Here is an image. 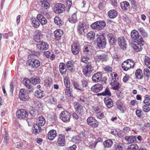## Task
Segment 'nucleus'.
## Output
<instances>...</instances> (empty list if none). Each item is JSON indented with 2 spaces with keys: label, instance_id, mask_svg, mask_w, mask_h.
Here are the masks:
<instances>
[{
  "label": "nucleus",
  "instance_id": "nucleus-1",
  "mask_svg": "<svg viewBox=\"0 0 150 150\" xmlns=\"http://www.w3.org/2000/svg\"><path fill=\"white\" fill-rule=\"evenodd\" d=\"M111 82L110 85L112 86V88L113 90H118L121 87V84L118 81L117 74L114 72L111 73Z\"/></svg>",
  "mask_w": 150,
  "mask_h": 150
},
{
  "label": "nucleus",
  "instance_id": "nucleus-2",
  "mask_svg": "<svg viewBox=\"0 0 150 150\" xmlns=\"http://www.w3.org/2000/svg\"><path fill=\"white\" fill-rule=\"evenodd\" d=\"M45 123V121L44 117H39L37 123L34 125L33 132L35 134H36L40 132L41 129L40 127L44 125Z\"/></svg>",
  "mask_w": 150,
  "mask_h": 150
},
{
  "label": "nucleus",
  "instance_id": "nucleus-3",
  "mask_svg": "<svg viewBox=\"0 0 150 150\" xmlns=\"http://www.w3.org/2000/svg\"><path fill=\"white\" fill-rule=\"evenodd\" d=\"M106 23L104 21H99L92 23L91 27L94 30H100L105 27Z\"/></svg>",
  "mask_w": 150,
  "mask_h": 150
},
{
  "label": "nucleus",
  "instance_id": "nucleus-4",
  "mask_svg": "<svg viewBox=\"0 0 150 150\" xmlns=\"http://www.w3.org/2000/svg\"><path fill=\"white\" fill-rule=\"evenodd\" d=\"M134 63L132 59H128L124 62L122 64V67L125 71H127L134 67Z\"/></svg>",
  "mask_w": 150,
  "mask_h": 150
},
{
  "label": "nucleus",
  "instance_id": "nucleus-5",
  "mask_svg": "<svg viewBox=\"0 0 150 150\" xmlns=\"http://www.w3.org/2000/svg\"><path fill=\"white\" fill-rule=\"evenodd\" d=\"M82 68V72L85 76L89 75L93 71L91 62H88L87 64H85Z\"/></svg>",
  "mask_w": 150,
  "mask_h": 150
},
{
  "label": "nucleus",
  "instance_id": "nucleus-6",
  "mask_svg": "<svg viewBox=\"0 0 150 150\" xmlns=\"http://www.w3.org/2000/svg\"><path fill=\"white\" fill-rule=\"evenodd\" d=\"M132 38L134 40H137V42L143 45L144 42L141 36L140 35L137 31L135 30H132L131 33Z\"/></svg>",
  "mask_w": 150,
  "mask_h": 150
},
{
  "label": "nucleus",
  "instance_id": "nucleus-7",
  "mask_svg": "<svg viewBox=\"0 0 150 150\" xmlns=\"http://www.w3.org/2000/svg\"><path fill=\"white\" fill-rule=\"evenodd\" d=\"M18 96L20 99L23 101H27L29 99L28 92L24 89L20 90Z\"/></svg>",
  "mask_w": 150,
  "mask_h": 150
},
{
  "label": "nucleus",
  "instance_id": "nucleus-8",
  "mask_svg": "<svg viewBox=\"0 0 150 150\" xmlns=\"http://www.w3.org/2000/svg\"><path fill=\"white\" fill-rule=\"evenodd\" d=\"M71 115L67 111H62L60 114V118L64 122H67L70 120Z\"/></svg>",
  "mask_w": 150,
  "mask_h": 150
},
{
  "label": "nucleus",
  "instance_id": "nucleus-9",
  "mask_svg": "<svg viewBox=\"0 0 150 150\" xmlns=\"http://www.w3.org/2000/svg\"><path fill=\"white\" fill-rule=\"evenodd\" d=\"M97 45L99 48L103 49L106 44V38L103 35L99 36L97 39Z\"/></svg>",
  "mask_w": 150,
  "mask_h": 150
},
{
  "label": "nucleus",
  "instance_id": "nucleus-10",
  "mask_svg": "<svg viewBox=\"0 0 150 150\" xmlns=\"http://www.w3.org/2000/svg\"><path fill=\"white\" fill-rule=\"evenodd\" d=\"M80 45L77 41L74 42L71 46V51L72 53L74 55H76L80 51Z\"/></svg>",
  "mask_w": 150,
  "mask_h": 150
},
{
  "label": "nucleus",
  "instance_id": "nucleus-11",
  "mask_svg": "<svg viewBox=\"0 0 150 150\" xmlns=\"http://www.w3.org/2000/svg\"><path fill=\"white\" fill-rule=\"evenodd\" d=\"M28 65L32 68H35L38 67L40 65V61L36 59H29L28 62Z\"/></svg>",
  "mask_w": 150,
  "mask_h": 150
},
{
  "label": "nucleus",
  "instance_id": "nucleus-12",
  "mask_svg": "<svg viewBox=\"0 0 150 150\" xmlns=\"http://www.w3.org/2000/svg\"><path fill=\"white\" fill-rule=\"evenodd\" d=\"M87 122L88 125L92 127H96L98 126V121L93 117H88L87 119Z\"/></svg>",
  "mask_w": 150,
  "mask_h": 150
},
{
  "label": "nucleus",
  "instance_id": "nucleus-13",
  "mask_svg": "<svg viewBox=\"0 0 150 150\" xmlns=\"http://www.w3.org/2000/svg\"><path fill=\"white\" fill-rule=\"evenodd\" d=\"M64 5L62 4L58 3L56 4L54 8V11L55 13H61L64 11Z\"/></svg>",
  "mask_w": 150,
  "mask_h": 150
},
{
  "label": "nucleus",
  "instance_id": "nucleus-14",
  "mask_svg": "<svg viewBox=\"0 0 150 150\" xmlns=\"http://www.w3.org/2000/svg\"><path fill=\"white\" fill-rule=\"evenodd\" d=\"M27 111L24 109L19 110L16 112V116L17 118L23 119L26 117L28 115Z\"/></svg>",
  "mask_w": 150,
  "mask_h": 150
},
{
  "label": "nucleus",
  "instance_id": "nucleus-15",
  "mask_svg": "<svg viewBox=\"0 0 150 150\" xmlns=\"http://www.w3.org/2000/svg\"><path fill=\"white\" fill-rule=\"evenodd\" d=\"M36 47L38 50L41 51L45 50L48 49L49 45L45 42L39 41L36 45Z\"/></svg>",
  "mask_w": 150,
  "mask_h": 150
},
{
  "label": "nucleus",
  "instance_id": "nucleus-16",
  "mask_svg": "<svg viewBox=\"0 0 150 150\" xmlns=\"http://www.w3.org/2000/svg\"><path fill=\"white\" fill-rule=\"evenodd\" d=\"M66 65L69 71L71 72H74L76 66V63L71 61H69L66 62Z\"/></svg>",
  "mask_w": 150,
  "mask_h": 150
},
{
  "label": "nucleus",
  "instance_id": "nucleus-17",
  "mask_svg": "<svg viewBox=\"0 0 150 150\" xmlns=\"http://www.w3.org/2000/svg\"><path fill=\"white\" fill-rule=\"evenodd\" d=\"M118 44L121 49L124 50L126 48L127 44L124 37H119L118 39Z\"/></svg>",
  "mask_w": 150,
  "mask_h": 150
},
{
  "label": "nucleus",
  "instance_id": "nucleus-18",
  "mask_svg": "<svg viewBox=\"0 0 150 150\" xmlns=\"http://www.w3.org/2000/svg\"><path fill=\"white\" fill-rule=\"evenodd\" d=\"M83 50L85 54L88 55H91L93 51L92 47L89 45H84L83 48Z\"/></svg>",
  "mask_w": 150,
  "mask_h": 150
},
{
  "label": "nucleus",
  "instance_id": "nucleus-19",
  "mask_svg": "<svg viewBox=\"0 0 150 150\" xmlns=\"http://www.w3.org/2000/svg\"><path fill=\"white\" fill-rule=\"evenodd\" d=\"M103 74L101 72H98L94 74L92 76L93 81L94 82H99L101 79Z\"/></svg>",
  "mask_w": 150,
  "mask_h": 150
},
{
  "label": "nucleus",
  "instance_id": "nucleus-20",
  "mask_svg": "<svg viewBox=\"0 0 150 150\" xmlns=\"http://www.w3.org/2000/svg\"><path fill=\"white\" fill-rule=\"evenodd\" d=\"M74 107L75 111L79 114L82 113L83 111L82 106L78 102H75L74 103Z\"/></svg>",
  "mask_w": 150,
  "mask_h": 150
},
{
  "label": "nucleus",
  "instance_id": "nucleus-21",
  "mask_svg": "<svg viewBox=\"0 0 150 150\" xmlns=\"http://www.w3.org/2000/svg\"><path fill=\"white\" fill-rule=\"evenodd\" d=\"M103 85L101 84H96L92 86L91 88V91L94 92H98L101 91L103 89Z\"/></svg>",
  "mask_w": 150,
  "mask_h": 150
},
{
  "label": "nucleus",
  "instance_id": "nucleus-22",
  "mask_svg": "<svg viewBox=\"0 0 150 150\" xmlns=\"http://www.w3.org/2000/svg\"><path fill=\"white\" fill-rule=\"evenodd\" d=\"M58 145L60 146H64L65 144V137L64 135L59 134L57 141Z\"/></svg>",
  "mask_w": 150,
  "mask_h": 150
},
{
  "label": "nucleus",
  "instance_id": "nucleus-23",
  "mask_svg": "<svg viewBox=\"0 0 150 150\" xmlns=\"http://www.w3.org/2000/svg\"><path fill=\"white\" fill-rule=\"evenodd\" d=\"M42 38V32L37 30L35 32V35L34 36L33 38L35 42L38 43Z\"/></svg>",
  "mask_w": 150,
  "mask_h": 150
},
{
  "label": "nucleus",
  "instance_id": "nucleus-24",
  "mask_svg": "<svg viewBox=\"0 0 150 150\" xmlns=\"http://www.w3.org/2000/svg\"><path fill=\"white\" fill-rule=\"evenodd\" d=\"M37 18L39 22L42 25H45L47 23V21L46 19L41 14H38Z\"/></svg>",
  "mask_w": 150,
  "mask_h": 150
},
{
  "label": "nucleus",
  "instance_id": "nucleus-25",
  "mask_svg": "<svg viewBox=\"0 0 150 150\" xmlns=\"http://www.w3.org/2000/svg\"><path fill=\"white\" fill-rule=\"evenodd\" d=\"M56 131L54 129L50 130L47 134L48 138L49 140H53L56 137Z\"/></svg>",
  "mask_w": 150,
  "mask_h": 150
},
{
  "label": "nucleus",
  "instance_id": "nucleus-26",
  "mask_svg": "<svg viewBox=\"0 0 150 150\" xmlns=\"http://www.w3.org/2000/svg\"><path fill=\"white\" fill-rule=\"evenodd\" d=\"M54 33L55 39L57 40H59L60 39L61 37L63 35V32L61 30L57 29L54 31Z\"/></svg>",
  "mask_w": 150,
  "mask_h": 150
},
{
  "label": "nucleus",
  "instance_id": "nucleus-27",
  "mask_svg": "<svg viewBox=\"0 0 150 150\" xmlns=\"http://www.w3.org/2000/svg\"><path fill=\"white\" fill-rule=\"evenodd\" d=\"M107 38L110 45H113L115 44L116 40L114 35L112 33L108 34L107 35Z\"/></svg>",
  "mask_w": 150,
  "mask_h": 150
},
{
  "label": "nucleus",
  "instance_id": "nucleus-28",
  "mask_svg": "<svg viewBox=\"0 0 150 150\" xmlns=\"http://www.w3.org/2000/svg\"><path fill=\"white\" fill-rule=\"evenodd\" d=\"M107 58V56L105 54L97 55H96L95 57V60L98 62L106 61Z\"/></svg>",
  "mask_w": 150,
  "mask_h": 150
},
{
  "label": "nucleus",
  "instance_id": "nucleus-29",
  "mask_svg": "<svg viewBox=\"0 0 150 150\" xmlns=\"http://www.w3.org/2000/svg\"><path fill=\"white\" fill-rule=\"evenodd\" d=\"M35 95L37 98H42L45 96V94L44 91L39 89L36 91L35 92Z\"/></svg>",
  "mask_w": 150,
  "mask_h": 150
},
{
  "label": "nucleus",
  "instance_id": "nucleus-30",
  "mask_svg": "<svg viewBox=\"0 0 150 150\" xmlns=\"http://www.w3.org/2000/svg\"><path fill=\"white\" fill-rule=\"evenodd\" d=\"M125 140L127 143L131 144L136 140V137L133 136H126L125 138Z\"/></svg>",
  "mask_w": 150,
  "mask_h": 150
},
{
  "label": "nucleus",
  "instance_id": "nucleus-31",
  "mask_svg": "<svg viewBox=\"0 0 150 150\" xmlns=\"http://www.w3.org/2000/svg\"><path fill=\"white\" fill-rule=\"evenodd\" d=\"M84 29V23H80L78 25L77 30L79 34L82 35H84L85 34Z\"/></svg>",
  "mask_w": 150,
  "mask_h": 150
},
{
  "label": "nucleus",
  "instance_id": "nucleus-32",
  "mask_svg": "<svg viewBox=\"0 0 150 150\" xmlns=\"http://www.w3.org/2000/svg\"><path fill=\"white\" fill-rule=\"evenodd\" d=\"M141 45H142V44L138 42L137 44L133 43L132 45V47L137 52L140 51L142 50V47Z\"/></svg>",
  "mask_w": 150,
  "mask_h": 150
},
{
  "label": "nucleus",
  "instance_id": "nucleus-33",
  "mask_svg": "<svg viewBox=\"0 0 150 150\" xmlns=\"http://www.w3.org/2000/svg\"><path fill=\"white\" fill-rule=\"evenodd\" d=\"M116 105L119 109L123 112L125 108V106L123 105L121 101L120 100H118L116 102Z\"/></svg>",
  "mask_w": 150,
  "mask_h": 150
},
{
  "label": "nucleus",
  "instance_id": "nucleus-34",
  "mask_svg": "<svg viewBox=\"0 0 150 150\" xmlns=\"http://www.w3.org/2000/svg\"><path fill=\"white\" fill-rule=\"evenodd\" d=\"M124 145L121 143H117L114 144V149L115 150H123Z\"/></svg>",
  "mask_w": 150,
  "mask_h": 150
},
{
  "label": "nucleus",
  "instance_id": "nucleus-35",
  "mask_svg": "<svg viewBox=\"0 0 150 150\" xmlns=\"http://www.w3.org/2000/svg\"><path fill=\"white\" fill-rule=\"evenodd\" d=\"M23 82L24 84L28 88L31 89L32 88V86L30 83V81L29 79L25 78L23 79Z\"/></svg>",
  "mask_w": 150,
  "mask_h": 150
},
{
  "label": "nucleus",
  "instance_id": "nucleus-36",
  "mask_svg": "<svg viewBox=\"0 0 150 150\" xmlns=\"http://www.w3.org/2000/svg\"><path fill=\"white\" fill-rule=\"evenodd\" d=\"M108 15L110 18H114L117 16V14L115 10H112L108 11Z\"/></svg>",
  "mask_w": 150,
  "mask_h": 150
},
{
  "label": "nucleus",
  "instance_id": "nucleus-37",
  "mask_svg": "<svg viewBox=\"0 0 150 150\" xmlns=\"http://www.w3.org/2000/svg\"><path fill=\"white\" fill-rule=\"evenodd\" d=\"M104 100L105 103L108 108H110L113 106V103L111 99L105 98Z\"/></svg>",
  "mask_w": 150,
  "mask_h": 150
},
{
  "label": "nucleus",
  "instance_id": "nucleus-38",
  "mask_svg": "<svg viewBox=\"0 0 150 150\" xmlns=\"http://www.w3.org/2000/svg\"><path fill=\"white\" fill-rule=\"evenodd\" d=\"M120 6L122 8L125 10H126L129 8V4L127 1H124L121 3Z\"/></svg>",
  "mask_w": 150,
  "mask_h": 150
},
{
  "label": "nucleus",
  "instance_id": "nucleus-39",
  "mask_svg": "<svg viewBox=\"0 0 150 150\" xmlns=\"http://www.w3.org/2000/svg\"><path fill=\"white\" fill-rule=\"evenodd\" d=\"M113 143L112 141L110 139L105 141L103 144L105 148H109L112 146Z\"/></svg>",
  "mask_w": 150,
  "mask_h": 150
},
{
  "label": "nucleus",
  "instance_id": "nucleus-40",
  "mask_svg": "<svg viewBox=\"0 0 150 150\" xmlns=\"http://www.w3.org/2000/svg\"><path fill=\"white\" fill-rule=\"evenodd\" d=\"M69 21L71 23H75L77 21L76 13H73L71 17L69 18Z\"/></svg>",
  "mask_w": 150,
  "mask_h": 150
},
{
  "label": "nucleus",
  "instance_id": "nucleus-41",
  "mask_svg": "<svg viewBox=\"0 0 150 150\" xmlns=\"http://www.w3.org/2000/svg\"><path fill=\"white\" fill-rule=\"evenodd\" d=\"M66 67V65L64 63H61L60 64L59 66V71L62 74H65L66 70L65 69Z\"/></svg>",
  "mask_w": 150,
  "mask_h": 150
},
{
  "label": "nucleus",
  "instance_id": "nucleus-42",
  "mask_svg": "<svg viewBox=\"0 0 150 150\" xmlns=\"http://www.w3.org/2000/svg\"><path fill=\"white\" fill-rule=\"evenodd\" d=\"M73 85L76 89L82 92H84L85 90L83 88H82L77 82L75 81L73 83Z\"/></svg>",
  "mask_w": 150,
  "mask_h": 150
},
{
  "label": "nucleus",
  "instance_id": "nucleus-43",
  "mask_svg": "<svg viewBox=\"0 0 150 150\" xmlns=\"http://www.w3.org/2000/svg\"><path fill=\"white\" fill-rule=\"evenodd\" d=\"M95 35V33L93 31H91L87 34V36L88 40L92 41L94 39Z\"/></svg>",
  "mask_w": 150,
  "mask_h": 150
},
{
  "label": "nucleus",
  "instance_id": "nucleus-44",
  "mask_svg": "<svg viewBox=\"0 0 150 150\" xmlns=\"http://www.w3.org/2000/svg\"><path fill=\"white\" fill-rule=\"evenodd\" d=\"M33 26L35 28H38L40 26L39 23L35 18H32L31 20Z\"/></svg>",
  "mask_w": 150,
  "mask_h": 150
},
{
  "label": "nucleus",
  "instance_id": "nucleus-45",
  "mask_svg": "<svg viewBox=\"0 0 150 150\" xmlns=\"http://www.w3.org/2000/svg\"><path fill=\"white\" fill-rule=\"evenodd\" d=\"M98 94L103 96H111V94L110 92V89L108 88H106L104 92L100 94Z\"/></svg>",
  "mask_w": 150,
  "mask_h": 150
},
{
  "label": "nucleus",
  "instance_id": "nucleus-46",
  "mask_svg": "<svg viewBox=\"0 0 150 150\" xmlns=\"http://www.w3.org/2000/svg\"><path fill=\"white\" fill-rule=\"evenodd\" d=\"M40 2L42 7L46 9L50 7V4L46 0H42Z\"/></svg>",
  "mask_w": 150,
  "mask_h": 150
},
{
  "label": "nucleus",
  "instance_id": "nucleus-47",
  "mask_svg": "<svg viewBox=\"0 0 150 150\" xmlns=\"http://www.w3.org/2000/svg\"><path fill=\"white\" fill-rule=\"evenodd\" d=\"M40 78L37 76H34L32 78V83L34 84H36L40 83Z\"/></svg>",
  "mask_w": 150,
  "mask_h": 150
},
{
  "label": "nucleus",
  "instance_id": "nucleus-48",
  "mask_svg": "<svg viewBox=\"0 0 150 150\" xmlns=\"http://www.w3.org/2000/svg\"><path fill=\"white\" fill-rule=\"evenodd\" d=\"M45 100L48 103L52 104H54V98L51 96H47L45 98Z\"/></svg>",
  "mask_w": 150,
  "mask_h": 150
},
{
  "label": "nucleus",
  "instance_id": "nucleus-49",
  "mask_svg": "<svg viewBox=\"0 0 150 150\" xmlns=\"http://www.w3.org/2000/svg\"><path fill=\"white\" fill-rule=\"evenodd\" d=\"M54 22L57 25L59 26L62 25V21L61 18L58 16H56L54 18Z\"/></svg>",
  "mask_w": 150,
  "mask_h": 150
},
{
  "label": "nucleus",
  "instance_id": "nucleus-50",
  "mask_svg": "<svg viewBox=\"0 0 150 150\" xmlns=\"http://www.w3.org/2000/svg\"><path fill=\"white\" fill-rule=\"evenodd\" d=\"M89 58L86 56H82L81 59V62H83L85 64H87L88 62H90L89 61Z\"/></svg>",
  "mask_w": 150,
  "mask_h": 150
},
{
  "label": "nucleus",
  "instance_id": "nucleus-51",
  "mask_svg": "<svg viewBox=\"0 0 150 150\" xmlns=\"http://www.w3.org/2000/svg\"><path fill=\"white\" fill-rule=\"evenodd\" d=\"M139 147L136 144H132L129 146L127 150H138Z\"/></svg>",
  "mask_w": 150,
  "mask_h": 150
},
{
  "label": "nucleus",
  "instance_id": "nucleus-52",
  "mask_svg": "<svg viewBox=\"0 0 150 150\" xmlns=\"http://www.w3.org/2000/svg\"><path fill=\"white\" fill-rule=\"evenodd\" d=\"M144 62L145 64L148 68L150 69V58L148 57L145 56Z\"/></svg>",
  "mask_w": 150,
  "mask_h": 150
},
{
  "label": "nucleus",
  "instance_id": "nucleus-53",
  "mask_svg": "<svg viewBox=\"0 0 150 150\" xmlns=\"http://www.w3.org/2000/svg\"><path fill=\"white\" fill-rule=\"evenodd\" d=\"M144 102L147 105H150V96L149 95H145Z\"/></svg>",
  "mask_w": 150,
  "mask_h": 150
},
{
  "label": "nucleus",
  "instance_id": "nucleus-54",
  "mask_svg": "<svg viewBox=\"0 0 150 150\" xmlns=\"http://www.w3.org/2000/svg\"><path fill=\"white\" fill-rule=\"evenodd\" d=\"M143 72L144 76L145 77L147 78L148 79L150 77V71L147 68H145Z\"/></svg>",
  "mask_w": 150,
  "mask_h": 150
},
{
  "label": "nucleus",
  "instance_id": "nucleus-55",
  "mask_svg": "<svg viewBox=\"0 0 150 150\" xmlns=\"http://www.w3.org/2000/svg\"><path fill=\"white\" fill-rule=\"evenodd\" d=\"M70 87H66L65 89V94L69 97H73V95L70 91Z\"/></svg>",
  "mask_w": 150,
  "mask_h": 150
},
{
  "label": "nucleus",
  "instance_id": "nucleus-56",
  "mask_svg": "<svg viewBox=\"0 0 150 150\" xmlns=\"http://www.w3.org/2000/svg\"><path fill=\"white\" fill-rule=\"evenodd\" d=\"M138 30L142 35L145 37H147L148 35L145 30L143 28H138Z\"/></svg>",
  "mask_w": 150,
  "mask_h": 150
},
{
  "label": "nucleus",
  "instance_id": "nucleus-57",
  "mask_svg": "<svg viewBox=\"0 0 150 150\" xmlns=\"http://www.w3.org/2000/svg\"><path fill=\"white\" fill-rule=\"evenodd\" d=\"M28 52L30 55H34L37 57L39 56L40 55V53L38 51L28 50Z\"/></svg>",
  "mask_w": 150,
  "mask_h": 150
},
{
  "label": "nucleus",
  "instance_id": "nucleus-58",
  "mask_svg": "<svg viewBox=\"0 0 150 150\" xmlns=\"http://www.w3.org/2000/svg\"><path fill=\"white\" fill-rule=\"evenodd\" d=\"M72 5V2L71 0H67L66 1V7L67 11H68Z\"/></svg>",
  "mask_w": 150,
  "mask_h": 150
},
{
  "label": "nucleus",
  "instance_id": "nucleus-59",
  "mask_svg": "<svg viewBox=\"0 0 150 150\" xmlns=\"http://www.w3.org/2000/svg\"><path fill=\"white\" fill-rule=\"evenodd\" d=\"M142 70L141 69L137 70L135 72V75L137 79H141L142 78L141 75Z\"/></svg>",
  "mask_w": 150,
  "mask_h": 150
},
{
  "label": "nucleus",
  "instance_id": "nucleus-60",
  "mask_svg": "<svg viewBox=\"0 0 150 150\" xmlns=\"http://www.w3.org/2000/svg\"><path fill=\"white\" fill-rule=\"evenodd\" d=\"M81 84L82 86V88H86L88 86V83L86 80L84 79H83L81 81Z\"/></svg>",
  "mask_w": 150,
  "mask_h": 150
},
{
  "label": "nucleus",
  "instance_id": "nucleus-61",
  "mask_svg": "<svg viewBox=\"0 0 150 150\" xmlns=\"http://www.w3.org/2000/svg\"><path fill=\"white\" fill-rule=\"evenodd\" d=\"M73 142L75 143H78L80 142V140L79 136H74L73 137L72 139Z\"/></svg>",
  "mask_w": 150,
  "mask_h": 150
},
{
  "label": "nucleus",
  "instance_id": "nucleus-62",
  "mask_svg": "<svg viewBox=\"0 0 150 150\" xmlns=\"http://www.w3.org/2000/svg\"><path fill=\"white\" fill-rule=\"evenodd\" d=\"M52 83V80L51 78L46 79L45 81V84L47 86H50Z\"/></svg>",
  "mask_w": 150,
  "mask_h": 150
},
{
  "label": "nucleus",
  "instance_id": "nucleus-63",
  "mask_svg": "<svg viewBox=\"0 0 150 150\" xmlns=\"http://www.w3.org/2000/svg\"><path fill=\"white\" fill-rule=\"evenodd\" d=\"M79 100L81 102L86 103L87 102V98L83 96H80L79 97Z\"/></svg>",
  "mask_w": 150,
  "mask_h": 150
},
{
  "label": "nucleus",
  "instance_id": "nucleus-64",
  "mask_svg": "<svg viewBox=\"0 0 150 150\" xmlns=\"http://www.w3.org/2000/svg\"><path fill=\"white\" fill-rule=\"evenodd\" d=\"M93 112L96 114L100 111V109L98 106H94L93 108Z\"/></svg>",
  "mask_w": 150,
  "mask_h": 150
}]
</instances>
